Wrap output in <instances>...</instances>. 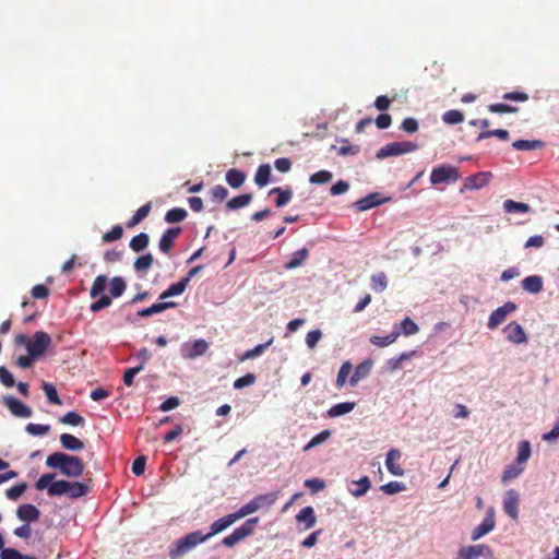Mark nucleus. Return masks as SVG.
Segmentation results:
<instances>
[{
	"mask_svg": "<svg viewBox=\"0 0 559 559\" xmlns=\"http://www.w3.org/2000/svg\"><path fill=\"white\" fill-rule=\"evenodd\" d=\"M46 465L50 468H59L63 476L70 478L81 477L84 473L83 461L75 455L63 452H55L46 459Z\"/></svg>",
	"mask_w": 559,
	"mask_h": 559,
	"instance_id": "2",
	"label": "nucleus"
},
{
	"mask_svg": "<svg viewBox=\"0 0 559 559\" xmlns=\"http://www.w3.org/2000/svg\"><path fill=\"white\" fill-rule=\"evenodd\" d=\"M460 179L459 169L452 165L442 164L438 167H435L430 174V182L433 186L440 183H453Z\"/></svg>",
	"mask_w": 559,
	"mask_h": 559,
	"instance_id": "5",
	"label": "nucleus"
},
{
	"mask_svg": "<svg viewBox=\"0 0 559 559\" xmlns=\"http://www.w3.org/2000/svg\"><path fill=\"white\" fill-rule=\"evenodd\" d=\"M258 523L259 518H251L247 520L241 526L235 528L231 534L225 536L222 539V544L228 548L234 547L246 537L252 535Z\"/></svg>",
	"mask_w": 559,
	"mask_h": 559,
	"instance_id": "4",
	"label": "nucleus"
},
{
	"mask_svg": "<svg viewBox=\"0 0 559 559\" xmlns=\"http://www.w3.org/2000/svg\"><path fill=\"white\" fill-rule=\"evenodd\" d=\"M519 502L520 496L518 491L509 489L503 499V510L512 520H516L519 516Z\"/></svg>",
	"mask_w": 559,
	"mask_h": 559,
	"instance_id": "11",
	"label": "nucleus"
},
{
	"mask_svg": "<svg viewBox=\"0 0 559 559\" xmlns=\"http://www.w3.org/2000/svg\"><path fill=\"white\" fill-rule=\"evenodd\" d=\"M182 233L181 227L168 228L160 237L158 248L163 253L168 254L175 246L176 239Z\"/></svg>",
	"mask_w": 559,
	"mask_h": 559,
	"instance_id": "12",
	"label": "nucleus"
},
{
	"mask_svg": "<svg viewBox=\"0 0 559 559\" xmlns=\"http://www.w3.org/2000/svg\"><path fill=\"white\" fill-rule=\"evenodd\" d=\"M371 289L376 293H382L388 287V277L384 272L372 274L370 277Z\"/></svg>",
	"mask_w": 559,
	"mask_h": 559,
	"instance_id": "35",
	"label": "nucleus"
},
{
	"mask_svg": "<svg viewBox=\"0 0 559 559\" xmlns=\"http://www.w3.org/2000/svg\"><path fill=\"white\" fill-rule=\"evenodd\" d=\"M126 288V281L121 276H115L109 282V294L111 298H118L122 296Z\"/></svg>",
	"mask_w": 559,
	"mask_h": 559,
	"instance_id": "31",
	"label": "nucleus"
},
{
	"mask_svg": "<svg viewBox=\"0 0 559 559\" xmlns=\"http://www.w3.org/2000/svg\"><path fill=\"white\" fill-rule=\"evenodd\" d=\"M299 523H305V528L309 530L314 526L317 518L312 507L308 506L302 508L296 515Z\"/></svg>",
	"mask_w": 559,
	"mask_h": 559,
	"instance_id": "21",
	"label": "nucleus"
},
{
	"mask_svg": "<svg viewBox=\"0 0 559 559\" xmlns=\"http://www.w3.org/2000/svg\"><path fill=\"white\" fill-rule=\"evenodd\" d=\"M188 213L185 209L182 207H174V209H170L166 212L165 214V221L168 223V224H175V223H180L182 221L186 219Z\"/></svg>",
	"mask_w": 559,
	"mask_h": 559,
	"instance_id": "37",
	"label": "nucleus"
},
{
	"mask_svg": "<svg viewBox=\"0 0 559 559\" xmlns=\"http://www.w3.org/2000/svg\"><path fill=\"white\" fill-rule=\"evenodd\" d=\"M271 180V167L269 164H262L258 167L254 175V182L258 187H265Z\"/></svg>",
	"mask_w": 559,
	"mask_h": 559,
	"instance_id": "26",
	"label": "nucleus"
},
{
	"mask_svg": "<svg viewBox=\"0 0 559 559\" xmlns=\"http://www.w3.org/2000/svg\"><path fill=\"white\" fill-rule=\"evenodd\" d=\"M177 304L174 301L153 304L151 307L138 311V317H151L155 313H160L166 309L175 308Z\"/></svg>",
	"mask_w": 559,
	"mask_h": 559,
	"instance_id": "24",
	"label": "nucleus"
},
{
	"mask_svg": "<svg viewBox=\"0 0 559 559\" xmlns=\"http://www.w3.org/2000/svg\"><path fill=\"white\" fill-rule=\"evenodd\" d=\"M207 349L209 343L205 340H195L186 357L195 358L198 356H202L206 353Z\"/></svg>",
	"mask_w": 559,
	"mask_h": 559,
	"instance_id": "39",
	"label": "nucleus"
},
{
	"mask_svg": "<svg viewBox=\"0 0 559 559\" xmlns=\"http://www.w3.org/2000/svg\"><path fill=\"white\" fill-rule=\"evenodd\" d=\"M350 371H352V364L349 361L343 362V365L341 366V368L338 370L337 378H336V385L338 388H342L346 383L347 377L349 376Z\"/></svg>",
	"mask_w": 559,
	"mask_h": 559,
	"instance_id": "57",
	"label": "nucleus"
},
{
	"mask_svg": "<svg viewBox=\"0 0 559 559\" xmlns=\"http://www.w3.org/2000/svg\"><path fill=\"white\" fill-rule=\"evenodd\" d=\"M211 198L214 202H223L228 197V190L221 185L213 187L210 191Z\"/></svg>",
	"mask_w": 559,
	"mask_h": 559,
	"instance_id": "63",
	"label": "nucleus"
},
{
	"mask_svg": "<svg viewBox=\"0 0 559 559\" xmlns=\"http://www.w3.org/2000/svg\"><path fill=\"white\" fill-rule=\"evenodd\" d=\"M4 404L10 409V412L16 417L28 418L33 414L32 409L16 397H4Z\"/></svg>",
	"mask_w": 559,
	"mask_h": 559,
	"instance_id": "14",
	"label": "nucleus"
},
{
	"mask_svg": "<svg viewBox=\"0 0 559 559\" xmlns=\"http://www.w3.org/2000/svg\"><path fill=\"white\" fill-rule=\"evenodd\" d=\"M226 182L231 187V188H239L243 185L245 180H246V175L243 171L239 170V169H236V168H231L229 169L227 173H226Z\"/></svg>",
	"mask_w": 559,
	"mask_h": 559,
	"instance_id": "28",
	"label": "nucleus"
},
{
	"mask_svg": "<svg viewBox=\"0 0 559 559\" xmlns=\"http://www.w3.org/2000/svg\"><path fill=\"white\" fill-rule=\"evenodd\" d=\"M506 338L513 344H525L527 342V335L521 324L513 321L507 324L503 329Z\"/></svg>",
	"mask_w": 559,
	"mask_h": 559,
	"instance_id": "9",
	"label": "nucleus"
},
{
	"mask_svg": "<svg viewBox=\"0 0 559 559\" xmlns=\"http://www.w3.org/2000/svg\"><path fill=\"white\" fill-rule=\"evenodd\" d=\"M357 488L352 490V495L356 498L364 496L371 486L370 479L368 476H362L358 481L355 483Z\"/></svg>",
	"mask_w": 559,
	"mask_h": 559,
	"instance_id": "54",
	"label": "nucleus"
},
{
	"mask_svg": "<svg viewBox=\"0 0 559 559\" xmlns=\"http://www.w3.org/2000/svg\"><path fill=\"white\" fill-rule=\"evenodd\" d=\"M59 421L63 425L80 426L84 424V418L76 412L70 411L60 417Z\"/></svg>",
	"mask_w": 559,
	"mask_h": 559,
	"instance_id": "46",
	"label": "nucleus"
},
{
	"mask_svg": "<svg viewBox=\"0 0 559 559\" xmlns=\"http://www.w3.org/2000/svg\"><path fill=\"white\" fill-rule=\"evenodd\" d=\"M148 235L145 233H140L130 240V248L134 252H140L143 251L148 246Z\"/></svg>",
	"mask_w": 559,
	"mask_h": 559,
	"instance_id": "42",
	"label": "nucleus"
},
{
	"mask_svg": "<svg viewBox=\"0 0 559 559\" xmlns=\"http://www.w3.org/2000/svg\"><path fill=\"white\" fill-rule=\"evenodd\" d=\"M123 229L120 225H115L109 231L105 233L102 237L103 242H112L122 237Z\"/></svg>",
	"mask_w": 559,
	"mask_h": 559,
	"instance_id": "59",
	"label": "nucleus"
},
{
	"mask_svg": "<svg viewBox=\"0 0 559 559\" xmlns=\"http://www.w3.org/2000/svg\"><path fill=\"white\" fill-rule=\"evenodd\" d=\"M60 443L64 450L69 451H81L84 448V443L79 438L70 433L60 435Z\"/></svg>",
	"mask_w": 559,
	"mask_h": 559,
	"instance_id": "23",
	"label": "nucleus"
},
{
	"mask_svg": "<svg viewBox=\"0 0 559 559\" xmlns=\"http://www.w3.org/2000/svg\"><path fill=\"white\" fill-rule=\"evenodd\" d=\"M272 342H273V338H271L266 343L257 345L252 349L246 350L241 355L240 360L245 361V360L252 359V358H255V357L260 356L272 344Z\"/></svg>",
	"mask_w": 559,
	"mask_h": 559,
	"instance_id": "45",
	"label": "nucleus"
},
{
	"mask_svg": "<svg viewBox=\"0 0 559 559\" xmlns=\"http://www.w3.org/2000/svg\"><path fill=\"white\" fill-rule=\"evenodd\" d=\"M481 556H492V551L487 545L467 546L459 551V559H478Z\"/></svg>",
	"mask_w": 559,
	"mask_h": 559,
	"instance_id": "13",
	"label": "nucleus"
},
{
	"mask_svg": "<svg viewBox=\"0 0 559 559\" xmlns=\"http://www.w3.org/2000/svg\"><path fill=\"white\" fill-rule=\"evenodd\" d=\"M491 177H492V174L489 171H480V173L474 174L464 179L463 188L466 190L481 189L489 183Z\"/></svg>",
	"mask_w": 559,
	"mask_h": 559,
	"instance_id": "10",
	"label": "nucleus"
},
{
	"mask_svg": "<svg viewBox=\"0 0 559 559\" xmlns=\"http://www.w3.org/2000/svg\"><path fill=\"white\" fill-rule=\"evenodd\" d=\"M51 337L47 332L37 331L27 343V353L36 358L45 355L48 347L51 345Z\"/></svg>",
	"mask_w": 559,
	"mask_h": 559,
	"instance_id": "7",
	"label": "nucleus"
},
{
	"mask_svg": "<svg viewBox=\"0 0 559 559\" xmlns=\"http://www.w3.org/2000/svg\"><path fill=\"white\" fill-rule=\"evenodd\" d=\"M523 471L524 467L519 463L508 465L501 476L502 483H508L509 480L516 478Z\"/></svg>",
	"mask_w": 559,
	"mask_h": 559,
	"instance_id": "43",
	"label": "nucleus"
},
{
	"mask_svg": "<svg viewBox=\"0 0 559 559\" xmlns=\"http://www.w3.org/2000/svg\"><path fill=\"white\" fill-rule=\"evenodd\" d=\"M343 142L345 143V145H342L338 147L335 145H332V147H331L332 150L336 151L337 155L348 156V155H357L359 153L358 146L349 145L347 140H343Z\"/></svg>",
	"mask_w": 559,
	"mask_h": 559,
	"instance_id": "56",
	"label": "nucleus"
},
{
	"mask_svg": "<svg viewBox=\"0 0 559 559\" xmlns=\"http://www.w3.org/2000/svg\"><path fill=\"white\" fill-rule=\"evenodd\" d=\"M43 390H44L49 403L55 404V405L62 404V402L58 395L57 389L55 388L53 384L44 382Z\"/></svg>",
	"mask_w": 559,
	"mask_h": 559,
	"instance_id": "51",
	"label": "nucleus"
},
{
	"mask_svg": "<svg viewBox=\"0 0 559 559\" xmlns=\"http://www.w3.org/2000/svg\"><path fill=\"white\" fill-rule=\"evenodd\" d=\"M418 145L412 141L392 142L382 146L376 154L378 159H383L390 156H397L405 153L414 152Z\"/></svg>",
	"mask_w": 559,
	"mask_h": 559,
	"instance_id": "6",
	"label": "nucleus"
},
{
	"mask_svg": "<svg viewBox=\"0 0 559 559\" xmlns=\"http://www.w3.org/2000/svg\"><path fill=\"white\" fill-rule=\"evenodd\" d=\"M386 200L388 199H381L380 193L372 192L356 201L354 205L357 211L364 212L384 203Z\"/></svg>",
	"mask_w": 559,
	"mask_h": 559,
	"instance_id": "17",
	"label": "nucleus"
},
{
	"mask_svg": "<svg viewBox=\"0 0 559 559\" xmlns=\"http://www.w3.org/2000/svg\"><path fill=\"white\" fill-rule=\"evenodd\" d=\"M503 209L507 213H527L531 206L527 203L507 200L503 203Z\"/></svg>",
	"mask_w": 559,
	"mask_h": 559,
	"instance_id": "40",
	"label": "nucleus"
},
{
	"mask_svg": "<svg viewBox=\"0 0 559 559\" xmlns=\"http://www.w3.org/2000/svg\"><path fill=\"white\" fill-rule=\"evenodd\" d=\"M405 485L400 481H390L380 487V489L386 495H394L405 490Z\"/></svg>",
	"mask_w": 559,
	"mask_h": 559,
	"instance_id": "62",
	"label": "nucleus"
},
{
	"mask_svg": "<svg viewBox=\"0 0 559 559\" xmlns=\"http://www.w3.org/2000/svg\"><path fill=\"white\" fill-rule=\"evenodd\" d=\"M154 263L152 253H146L138 257L133 263V267L138 273H146Z\"/></svg>",
	"mask_w": 559,
	"mask_h": 559,
	"instance_id": "30",
	"label": "nucleus"
},
{
	"mask_svg": "<svg viewBox=\"0 0 559 559\" xmlns=\"http://www.w3.org/2000/svg\"><path fill=\"white\" fill-rule=\"evenodd\" d=\"M39 515L40 511L31 503L21 504L16 510V516L26 523L37 521Z\"/></svg>",
	"mask_w": 559,
	"mask_h": 559,
	"instance_id": "19",
	"label": "nucleus"
},
{
	"mask_svg": "<svg viewBox=\"0 0 559 559\" xmlns=\"http://www.w3.org/2000/svg\"><path fill=\"white\" fill-rule=\"evenodd\" d=\"M53 479L55 474H44L37 479L35 487L37 490L47 489L49 497L67 495L72 499H78L86 496L90 492L88 486L84 483Z\"/></svg>",
	"mask_w": 559,
	"mask_h": 559,
	"instance_id": "1",
	"label": "nucleus"
},
{
	"mask_svg": "<svg viewBox=\"0 0 559 559\" xmlns=\"http://www.w3.org/2000/svg\"><path fill=\"white\" fill-rule=\"evenodd\" d=\"M495 524H496V522H495V518H493V512H492V510H490V512L483 520V522L478 526H476L474 528V531L472 532V540L475 542V540L479 539L480 537H483L484 535L491 532L495 528Z\"/></svg>",
	"mask_w": 559,
	"mask_h": 559,
	"instance_id": "18",
	"label": "nucleus"
},
{
	"mask_svg": "<svg viewBox=\"0 0 559 559\" xmlns=\"http://www.w3.org/2000/svg\"><path fill=\"white\" fill-rule=\"evenodd\" d=\"M309 255L307 248H301L294 252L293 258L284 265L286 270H293L300 266Z\"/></svg>",
	"mask_w": 559,
	"mask_h": 559,
	"instance_id": "32",
	"label": "nucleus"
},
{
	"mask_svg": "<svg viewBox=\"0 0 559 559\" xmlns=\"http://www.w3.org/2000/svg\"><path fill=\"white\" fill-rule=\"evenodd\" d=\"M331 437L330 430H323L320 433L316 435L311 438V440L304 447V451H309L310 449L318 447L325 442Z\"/></svg>",
	"mask_w": 559,
	"mask_h": 559,
	"instance_id": "52",
	"label": "nucleus"
},
{
	"mask_svg": "<svg viewBox=\"0 0 559 559\" xmlns=\"http://www.w3.org/2000/svg\"><path fill=\"white\" fill-rule=\"evenodd\" d=\"M516 151H534L542 148L544 143L539 140H516L512 143Z\"/></svg>",
	"mask_w": 559,
	"mask_h": 559,
	"instance_id": "34",
	"label": "nucleus"
},
{
	"mask_svg": "<svg viewBox=\"0 0 559 559\" xmlns=\"http://www.w3.org/2000/svg\"><path fill=\"white\" fill-rule=\"evenodd\" d=\"M99 299L92 302L90 306V310L92 312H98L111 305V297L107 295H99Z\"/></svg>",
	"mask_w": 559,
	"mask_h": 559,
	"instance_id": "60",
	"label": "nucleus"
},
{
	"mask_svg": "<svg viewBox=\"0 0 559 559\" xmlns=\"http://www.w3.org/2000/svg\"><path fill=\"white\" fill-rule=\"evenodd\" d=\"M442 120L447 124H457L464 121V115L460 110L451 109L443 114Z\"/></svg>",
	"mask_w": 559,
	"mask_h": 559,
	"instance_id": "49",
	"label": "nucleus"
},
{
	"mask_svg": "<svg viewBox=\"0 0 559 559\" xmlns=\"http://www.w3.org/2000/svg\"><path fill=\"white\" fill-rule=\"evenodd\" d=\"M401 457H402V453L399 449H391L386 453L385 466H386L388 471L390 472V474H392L393 476H403L404 475V468L399 463Z\"/></svg>",
	"mask_w": 559,
	"mask_h": 559,
	"instance_id": "15",
	"label": "nucleus"
},
{
	"mask_svg": "<svg viewBox=\"0 0 559 559\" xmlns=\"http://www.w3.org/2000/svg\"><path fill=\"white\" fill-rule=\"evenodd\" d=\"M491 136H497L502 141H507L510 135H509V131H507L504 129L484 130L478 134L476 140L481 141L484 139H488Z\"/></svg>",
	"mask_w": 559,
	"mask_h": 559,
	"instance_id": "47",
	"label": "nucleus"
},
{
	"mask_svg": "<svg viewBox=\"0 0 559 559\" xmlns=\"http://www.w3.org/2000/svg\"><path fill=\"white\" fill-rule=\"evenodd\" d=\"M371 367V361H364L359 364L349 379L350 385L355 386L361 379L366 378L369 374Z\"/></svg>",
	"mask_w": 559,
	"mask_h": 559,
	"instance_id": "25",
	"label": "nucleus"
},
{
	"mask_svg": "<svg viewBox=\"0 0 559 559\" xmlns=\"http://www.w3.org/2000/svg\"><path fill=\"white\" fill-rule=\"evenodd\" d=\"M251 201H252V194L251 193H245V194H241V195H238V197H235V198L230 199L226 203V207L229 211H236V210H239L241 207L247 206Z\"/></svg>",
	"mask_w": 559,
	"mask_h": 559,
	"instance_id": "33",
	"label": "nucleus"
},
{
	"mask_svg": "<svg viewBox=\"0 0 559 559\" xmlns=\"http://www.w3.org/2000/svg\"><path fill=\"white\" fill-rule=\"evenodd\" d=\"M259 503L257 502L255 498H253L248 503L243 504L239 510L234 512L237 520H240L249 514H252L259 510Z\"/></svg>",
	"mask_w": 559,
	"mask_h": 559,
	"instance_id": "44",
	"label": "nucleus"
},
{
	"mask_svg": "<svg viewBox=\"0 0 559 559\" xmlns=\"http://www.w3.org/2000/svg\"><path fill=\"white\" fill-rule=\"evenodd\" d=\"M280 497V491H274V492H267V493H264V495H259L255 498L257 502L259 503V508H263V507H271L272 504H274L276 502V500L278 499Z\"/></svg>",
	"mask_w": 559,
	"mask_h": 559,
	"instance_id": "48",
	"label": "nucleus"
},
{
	"mask_svg": "<svg viewBox=\"0 0 559 559\" xmlns=\"http://www.w3.org/2000/svg\"><path fill=\"white\" fill-rule=\"evenodd\" d=\"M401 335V332L400 330L397 329H394L389 335L386 336H378V335H373L370 337V343L376 345V346H379V347H385V346H389L391 345L392 343H394L396 341V338Z\"/></svg>",
	"mask_w": 559,
	"mask_h": 559,
	"instance_id": "29",
	"label": "nucleus"
},
{
	"mask_svg": "<svg viewBox=\"0 0 559 559\" xmlns=\"http://www.w3.org/2000/svg\"><path fill=\"white\" fill-rule=\"evenodd\" d=\"M543 287V277L539 275H530L522 281V288L530 294H539Z\"/></svg>",
	"mask_w": 559,
	"mask_h": 559,
	"instance_id": "20",
	"label": "nucleus"
},
{
	"mask_svg": "<svg viewBox=\"0 0 559 559\" xmlns=\"http://www.w3.org/2000/svg\"><path fill=\"white\" fill-rule=\"evenodd\" d=\"M355 407V403L352 402H344L333 405L329 411L328 415L330 417H338L345 414H348L352 412Z\"/></svg>",
	"mask_w": 559,
	"mask_h": 559,
	"instance_id": "38",
	"label": "nucleus"
},
{
	"mask_svg": "<svg viewBox=\"0 0 559 559\" xmlns=\"http://www.w3.org/2000/svg\"><path fill=\"white\" fill-rule=\"evenodd\" d=\"M151 211V203H146L139 207L136 212L133 214V216L130 218V221L127 223V227H134L139 223H141Z\"/></svg>",
	"mask_w": 559,
	"mask_h": 559,
	"instance_id": "41",
	"label": "nucleus"
},
{
	"mask_svg": "<svg viewBox=\"0 0 559 559\" xmlns=\"http://www.w3.org/2000/svg\"><path fill=\"white\" fill-rule=\"evenodd\" d=\"M238 520L236 519L234 513L227 514L216 521H214L210 526V532L207 534H203L205 539H210L214 535L227 530L229 526H231L235 522Z\"/></svg>",
	"mask_w": 559,
	"mask_h": 559,
	"instance_id": "16",
	"label": "nucleus"
},
{
	"mask_svg": "<svg viewBox=\"0 0 559 559\" xmlns=\"http://www.w3.org/2000/svg\"><path fill=\"white\" fill-rule=\"evenodd\" d=\"M50 430L49 425H39L29 423L26 426V431L32 436H41L46 435Z\"/></svg>",
	"mask_w": 559,
	"mask_h": 559,
	"instance_id": "64",
	"label": "nucleus"
},
{
	"mask_svg": "<svg viewBox=\"0 0 559 559\" xmlns=\"http://www.w3.org/2000/svg\"><path fill=\"white\" fill-rule=\"evenodd\" d=\"M515 310L516 305L512 301H507L504 305L493 310L488 318V329H497L506 320L508 314L514 312Z\"/></svg>",
	"mask_w": 559,
	"mask_h": 559,
	"instance_id": "8",
	"label": "nucleus"
},
{
	"mask_svg": "<svg viewBox=\"0 0 559 559\" xmlns=\"http://www.w3.org/2000/svg\"><path fill=\"white\" fill-rule=\"evenodd\" d=\"M488 110L493 114H512L518 112L519 108L508 104L497 103L490 104Z\"/></svg>",
	"mask_w": 559,
	"mask_h": 559,
	"instance_id": "55",
	"label": "nucleus"
},
{
	"mask_svg": "<svg viewBox=\"0 0 559 559\" xmlns=\"http://www.w3.org/2000/svg\"><path fill=\"white\" fill-rule=\"evenodd\" d=\"M108 284V278L105 275H98L95 277L92 287L90 289V296L96 298L103 294Z\"/></svg>",
	"mask_w": 559,
	"mask_h": 559,
	"instance_id": "36",
	"label": "nucleus"
},
{
	"mask_svg": "<svg viewBox=\"0 0 559 559\" xmlns=\"http://www.w3.org/2000/svg\"><path fill=\"white\" fill-rule=\"evenodd\" d=\"M206 542L201 531H194L177 539L168 549L170 559H181L193 550L198 545Z\"/></svg>",
	"mask_w": 559,
	"mask_h": 559,
	"instance_id": "3",
	"label": "nucleus"
},
{
	"mask_svg": "<svg viewBox=\"0 0 559 559\" xmlns=\"http://www.w3.org/2000/svg\"><path fill=\"white\" fill-rule=\"evenodd\" d=\"M26 488V483H20L13 486L7 490V498L10 500H17L25 492Z\"/></svg>",
	"mask_w": 559,
	"mask_h": 559,
	"instance_id": "61",
	"label": "nucleus"
},
{
	"mask_svg": "<svg viewBox=\"0 0 559 559\" xmlns=\"http://www.w3.org/2000/svg\"><path fill=\"white\" fill-rule=\"evenodd\" d=\"M418 330V325L408 317L401 322V334L409 336L416 334Z\"/></svg>",
	"mask_w": 559,
	"mask_h": 559,
	"instance_id": "58",
	"label": "nucleus"
},
{
	"mask_svg": "<svg viewBox=\"0 0 559 559\" xmlns=\"http://www.w3.org/2000/svg\"><path fill=\"white\" fill-rule=\"evenodd\" d=\"M269 194H276L277 198L275 200L276 206L282 207L286 205L288 202H290L293 198V191L292 189H283L281 187H275L270 190Z\"/></svg>",
	"mask_w": 559,
	"mask_h": 559,
	"instance_id": "27",
	"label": "nucleus"
},
{
	"mask_svg": "<svg viewBox=\"0 0 559 559\" xmlns=\"http://www.w3.org/2000/svg\"><path fill=\"white\" fill-rule=\"evenodd\" d=\"M332 177L333 175L331 171L319 170L310 176L309 181L316 185H324L330 182L332 180Z\"/></svg>",
	"mask_w": 559,
	"mask_h": 559,
	"instance_id": "53",
	"label": "nucleus"
},
{
	"mask_svg": "<svg viewBox=\"0 0 559 559\" xmlns=\"http://www.w3.org/2000/svg\"><path fill=\"white\" fill-rule=\"evenodd\" d=\"M189 285V278H181L179 282L171 284L166 290L159 295V299L164 300L173 296L181 295Z\"/></svg>",
	"mask_w": 559,
	"mask_h": 559,
	"instance_id": "22",
	"label": "nucleus"
},
{
	"mask_svg": "<svg viewBox=\"0 0 559 559\" xmlns=\"http://www.w3.org/2000/svg\"><path fill=\"white\" fill-rule=\"evenodd\" d=\"M531 456V444L528 441L524 440L521 441L518 449V456H516V463L523 466V464L530 459Z\"/></svg>",
	"mask_w": 559,
	"mask_h": 559,
	"instance_id": "50",
	"label": "nucleus"
}]
</instances>
